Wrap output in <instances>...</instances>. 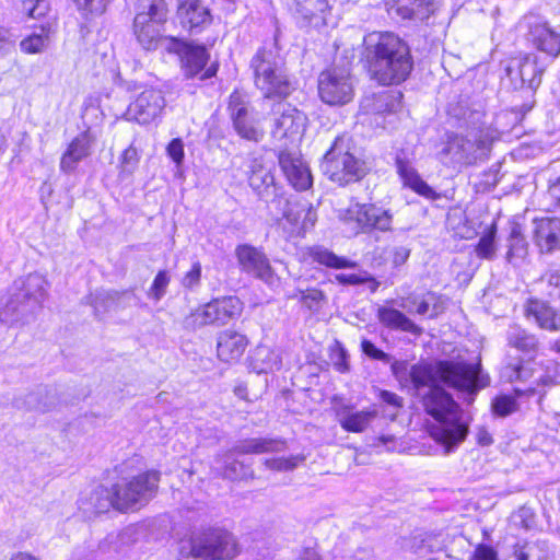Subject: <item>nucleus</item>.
I'll return each mask as SVG.
<instances>
[{
	"label": "nucleus",
	"instance_id": "obj_1",
	"mask_svg": "<svg viewBox=\"0 0 560 560\" xmlns=\"http://www.w3.org/2000/svg\"><path fill=\"white\" fill-rule=\"evenodd\" d=\"M441 384L466 394L465 400L471 404L474 396L489 384V377L481 374L478 364L465 362H420L411 365L410 386L417 392L429 387L428 393L422 396L425 412L434 419V423L429 427V433L450 453L466 439L468 423L463 420L459 405Z\"/></svg>",
	"mask_w": 560,
	"mask_h": 560
},
{
	"label": "nucleus",
	"instance_id": "obj_2",
	"mask_svg": "<svg viewBox=\"0 0 560 560\" xmlns=\"http://www.w3.org/2000/svg\"><path fill=\"white\" fill-rule=\"evenodd\" d=\"M364 56L371 77L382 85L398 84L412 70L409 46L392 32L365 35Z\"/></svg>",
	"mask_w": 560,
	"mask_h": 560
},
{
	"label": "nucleus",
	"instance_id": "obj_3",
	"mask_svg": "<svg viewBox=\"0 0 560 560\" xmlns=\"http://www.w3.org/2000/svg\"><path fill=\"white\" fill-rule=\"evenodd\" d=\"M255 86L265 98L283 100L294 90L276 40L264 45L250 60Z\"/></svg>",
	"mask_w": 560,
	"mask_h": 560
},
{
	"label": "nucleus",
	"instance_id": "obj_4",
	"mask_svg": "<svg viewBox=\"0 0 560 560\" xmlns=\"http://www.w3.org/2000/svg\"><path fill=\"white\" fill-rule=\"evenodd\" d=\"M320 167L330 180L341 186L358 182L366 174L365 162L355 155L351 138L345 135L335 139Z\"/></svg>",
	"mask_w": 560,
	"mask_h": 560
},
{
	"label": "nucleus",
	"instance_id": "obj_5",
	"mask_svg": "<svg viewBox=\"0 0 560 560\" xmlns=\"http://www.w3.org/2000/svg\"><path fill=\"white\" fill-rule=\"evenodd\" d=\"M287 450V442L283 439L273 438H250L238 442L228 452L218 454L215 463L221 465V474L231 480L253 477V470L242 462L234 459L233 454H265L280 453Z\"/></svg>",
	"mask_w": 560,
	"mask_h": 560
},
{
	"label": "nucleus",
	"instance_id": "obj_6",
	"mask_svg": "<svg viewBox=\"0 0 560 560\" xmlns=\"http://www.w3.org/2000/svg\"><path fill=\"white\" fill-rule=\"evenodd\" d=\"M269 214L289 235L300 233L313 226L316 213L310 202L295 196H288L284 190H273V197L267 201Z\"/></svg>",
	"mask_w": 560,
	"mask_h": 560
},
{
	"label": "nucleus",
	"instance_id": "obj_7",
	"mask_svg": "<svg viewBox=\"0 0 560 560\" xmlns=\"http://www.w3.org/2000/svg\"><path fill=\"white\" fill-rule=\"evenodd\" d=\"M189 545V555L202 560H228L240 553L234 535L220 528L209 529L191 538Z\"/></svg>",
	"mask_w": 560,
	"mask_h": 560
},
{
	"label": "nucleus",
	"instance_id": "obj_8",
	"mask_svg": "<svg viewBox=\"0 0 560 560\" xmlns=\"http://www.w3.org/2000/svg\"><path fill=\"white\" fill-rule=\"evenodd\" d=\"M491 142L492 137L488 131L470 133L469 138L450 135L440 154L450 158L454 164L470 165L487 156Z\"/></svg>",
	"mask_w": 560,
	"mask_h": 560
},
{
	"label": "nucleus",
	"instance_id": "obj_9",
	"mask_svg": "<svg viewBox=\"0 0 560 560\" xmlns=\"http://www.w3.org/2000/svg\"><path fill=\"white\" fill-rule=\"evenodd\" d=\"M242 312V302L236 296L214 299L196 308L184 318L183 326L187 330H197L207 325H225Z\"/></svg>",
	"mask_w": 560,
	"mask_h": 560
},
{
	"label": "nucleus",
	"instance_id": "obj_10",
	"mask_svg": "<svg viewBox=\"0 0 560 560\" xmlns=\"http://www.w3.org/2000/svg\"><path fill=\"white\" fill-rule=\"evenodd\" d=\"M338 218L346 225H349L354 233L371 230L382 232L392 230L393 214L390 211L373 203H351L349 207L338 210Z\"/></svg>",
	"mask_w": 560,
	"mask_h": 560
},
{
	"label": "nucleus",
	"instance_id": "obj_11",
	"mask_svg": "<svg viewBox=\"0 0 560 560\" xmlns=\"http://www.w3.org/2000/svg\"><path fill=\"white\" fill-rule=\"evenodd\" d=\"M228 109L236 133L248 141L258 142L264 137L258 112L250 106L246 95L234 91L229 98Z\"/></svg>",
	"mask_w": 560,
	"mask_h": 560
},
{
	"label": "nucleus",
	"instance_id": "obj_12",
	"mask_svg": "<svg viewBox=\"0 0 560 560\" xmlns=\"http://www.w3.org/2000/svg\"><path fill=\"white\" fill-rule=\"evenodd\" d=\"M318 93L322 101L329 105H345L354 95L353 80L349 70L331 68L323 71L318 78Z\"/></svg>",
	"mask_w": 560,
	"mask_h": 560
},
{
	"label": "nucleus",
	"instance_id": "obj_13",
	"mask_svg": "<svg viewBox=\"0 0 560 560\" xmlns=\"http://www.w3.org/2000/svg\"><path fill=\"white\" fill-rule=\"evenodd\" d=\"M160 474L155 470L145 471L130 480L115 485L119 492L118 504L125 511L137 503H145L153 498L158 490Z\"/></svg>",
	"mask_w": 560,
	"mask_h": 560
},
{
	"label": "nucleus",
	"instance_id": "obj_14",
	"mask_svg": "<svg viewBox=\"0 0 560 560\" xmlns=\"http://www.w3.org/2000/svg\"><path fill=\"white\" fill-rule=\"evenodd\" d=\"M505 72L515 89L527 86L536 90L541 83L544 67L538 65L536 55L525 52L512 57L505 67Z\"/></svg>",
	"mask_w": 560,
	"mask_h": 560
},
{
	"label": "nucleus",
	"instance_id": "obj_15",
	"mask_svg": "<svg viewBox=\"0 0 560 560\" xmlns=\"http://www.w3.org/2000/svg\"><path fill=\"white\" fill-rule=\"evenodd\" d=\"M166 105L161 90L148 88L137 95L128 106L126 116L140 125H148L161 117Z\"/></svg>",
	"mask_w": 560,
	"mask_h": 560
},
{
	"label": "nucleus",
	"instance_id": "obj_16",
	"mask_svg": "<svg viewBox=\"0 0 560 560\" xmlns=\"http://www.w3.org/2000/svg\"><path fill=\"white\" fill-rule=\"evenodd\" d=\"M235 256L241 269L271 284L275 279L272 268L266 254L252 245L242 244L235 248Z\"/></svg>",
	"mask_w": 560,
	"mask_h": 560
},
{
	"label": "nucleus",
	"instance_id": "obj_17",
	"mask_svg": "<svg viewBox=\"0 0 560 560\" xmlns=\"http://www.w3.org/2000/svg\"><path fill=\"white\" fill-rule=\"evenodd\" d=\"M284 5L302 26L326 25L330 11L328 0H284Z\"/></svg>",
	"mask_w": 560,
	"mask_h": 560
},
{
	"label": "nucleus",
	"instance_id": "obj_18",
	"mask_svg": "<svg viewBox=\"0 0 560 560\" xmlns=\"http://www.w3.org/2000/svg\"><path fill=\"white\" fill-rule=\"evenodd\" d=\"M176 14L182 27L191 36L200 34L212 24L210 9L200 0H182Z\"/></svg>",
	"mask_w": 560,
	"mask_h": 560
},
{
	"label": "nucleus",
	"instance_id": "obj_19",
	"mask_svg": "<svg viewBox=\"0 0 560 560\" xmlns=\"http://www.w3.org/2000/svg\"><path fill=\"white\" fill-rule=\"evenodd\" d=\"M532 240L542 255L560 252V218L544 217L533 220Z\"/></svg>",
	"mask_w": 560,
	"mask_h": 560
},
{
	"label": "nucleus",
	"instance_id": "obj_20",
	"mask_svg": "<svg viewBox=\"0 0 560 560\" xmlns=\"http://www.w3.org/2000/svg\"><path fill=\"white\" fill-rule=\"evenodd\" d=\"M172 47L168 49L182 57L184 73L188 78L199 74L209 60V52L203 45H192L175 37L171 38Z\"/></svg>",
	"mask_w": 560,
	"mask_h": 560
},
{
	"label": "nucleus",
	"instance_id": "obj_21",
	"mask_svg": "<svg viewBox=\"0 0 560 560\" xmlns=\"http://www.w3.org/2000/svg\"><path fill=\"white\" fill-rule=\"evenodd\" d=\"M524 315L527 320L536 324L540 329L559 332L560 313L547 301L530 298L524 305Z\"/></svg>",
	"mask_w": 560,
	"mask_h": 560
},
{
	"label": "nucleus",
	"instance_id": "obj_22",
	"mask_svg": "<svg viewBox=\"0 0 560 560\" xmlns=\"http://www.w3.org/2000/svg\"><path fill=\"white\" fill-rule=\"evenodd\" d=\"M279 164L290 185L296 190H306L313 184L308 166L298 153L281 151Z\"/></svg>",
	"mask_w": 560,
	"mask_h": 560
},
{
	"label": "nucleus",
	"instance_id": "obj_23",
	"mask_svg": "<svg viewBox=\"0 0 560 560\" xmlns=\"http://www.w3.org/2000/svg\"><path fill=\"white\" fill-rule=\"evenodd\" d=\"M164 25L163 22H153V20H147L144 16L135 18L132 32L138 44L143 49L151 51L158 49L163 42H171L172 37L163 35Z\"/></svg>",
	"mask_w": 560,
	"mask_h": 560
},
{
	"label": "nucleus",
	"instance_id": "obj_24",
	"mask_svg": "<svg viewBox=\"0 0 560 560\" xmlns=\"http://www.w3.org/2000/svg\"><path fill=\"white\" fill-rule=\"evenodd\" d=\"M14 285L15 293L20 295L31 311L40 307L47 295L48 282L44 276L37 272L30 273L21 281H15Z\"/></svg>",
	"mask_w": 560,
	"mask_h": 560
},
{
	"label": "nucleus",
	"instance_id": "obj_25",
	"mask_svg": "<svg viewBox=\"0 0 560 560\" xmlns=\"http://www.w3.org/2000/svg\"><path fill=\"white\" fill-rule=\"evenodd\" d=\"M94 137L90 131L78 135L68 145L67 150L60 159V171L71 174L75 171L77 165L91 154Z\"/></svg>",
	"mask_w": 560,
	"mask_h": 560
},
{
	"label": "nucleus",
	"instance_id": "obj_26",
	"mask_svg": "<svg viewBox=\"0 0 560 560\" xmlns=\"http://www.w3.org/2000/svg\"><path fill=\"white\" fill-rule=\"evenodd\" d=\"M306 116L296 108L284 105L280 117L275 121L272 133L276 138H296L305 128Z\"/></svg>",
	"mask_w": 560,
	"mask_h": 560
},
{
	"label": "nucleus",
	"instance_id": "obj_27",
	"mask_svg": "<svg viewBox=\"0 0 560 560\" xmlns=\"http://www.w3.org/2000/svg\"><path fill=\"white\" fill-rule=\"evenodd\" d=\"M247 345L246 336L233 330H224L218 337V358L226 363L237 362L244 354Z\"/></svg>",
	"mask_w": 560,
	"mask_h": 560
},
{
	"label": "nucleus",
	"instance_id": "obj_28",
	"mask_svg": "<svg viewBox=\"0 0 560 560\" xmlns=\"http://www.w3.org/2000/svg\"><path fill=\"white\" fill-rule=\"evenodd\" d=\"M528 38L540 51L552 57H557L560 54V33L553 31L546 22L532 24Z\"/></svg>",
	"mask_w": 560,
	"mask_h": 560
},
{
	"label": "nucleus",
	"instance_id": "obj_29",
	"mask_svg": "<svg viewBox=\"0 0 560 560\" xmlns=\"http://www.w3.org/2000/svg\"><path fill=\"white\" fill-rule=\"evenodd\" d=\"M505 340L509 348L528 357H535L540 348L537 336L516 324L509 326Z\"/></svg>",
	"mask_w": 560,
	"mask_h": 560
},
{
	"label": "nucleus",
	"instance_id": "obj_30",
	"mask_svg": "<svg viewBox=\"0 0 560 560\" xmlns=\"http://www.w3.org/2000/svg\"><path fill=\"white\" fill-rule=\"evenodd\" d=\"M249 186L257 192L260 199L266 202L273 197V190L282 191L278 186L271 171L257 161H253L248 176Z\"/></svg>",
	"mask_w": 560,
	"mask_h": 560
},
{
	"label": "nucleus",
	"instance_id": "obj_31",
	"mask_svg": "<svg viewBox=\"0 0 560 560\" xmlns=\"http://www.w3.org/2000/svg\"><path fill=\"white\" fill-rule=\"evenodd\" d=\"M377 318L382 325L390 329L411 332L413 335H420L422 332V329L409 317L393 307H380L377 311Z\"/></svg>",
	"mask_w": 560,
	"mask_h": 560
},
{
	"label": "nucleus",
	"instance_id": "obj_32",
	"mask_svg": "<svg viewBox=\"0 0 560 560\" xmlns=\"http://www.w3.org/2000/svg\"><path fill=\"white\" fill-rule=\"evenodd\" d=\"M407 302L416 307L417 314L428 315L430 318L439 316L446 308L443 296L434 292H427L421 296H408Z\"/></svg>",
	"mask_w": 560,
	"mask_h": 560
},
{
	"label": "nucleus",
	"instance_id": "obj_33",
	"mask_svg": "<svg viewBox=\"0 0 560 560\" xmlns=\"http://www.w3.org/2000/svg\"><path fill=\"white\" fill-rule=\"evenodd\" d=\"M31 308L22 301L20 295L12 293L0 307V322L7 325L25 323V313Z\"/></svg>",
	"mask_w": 560,
	"mask_h": 560
},
{
	"label": "nucleus",
	"instance_id": "obj_34",
	"mask_svg": "<svg viewBox=\"0 0 560 560\" xmlns=\"http://www.w3.org/2000/svg\"><path fill=\"white\" fill-rule=\"evenodd\" d=\"M396 166L406 186L424 197H430L433 194L432 188L418 175L408 161L397 156Z\"/></svg>",
	"mask_w": 560,
	"mask_h": 560
},
{
	"label": "nucleus",
	"instance_id": "obj_35",
	"mask_svg": "<svg viewBox=\"0 0 560 560\" xmlns=\"http://www.w3.org/2000/svg\"><path fill=\"white\" fill-rule=\"evenodd\" d=\"M250 364L257 373H268L280 369L281 359L270 347L260 345L255 349Z\"/></svg>",
	"mask_w": 560,
	"mask_h": 560
},
{
	"label": "nucleus",
	"instance_id": "obj_36",
	"mask_svg": "<svg viewBox=\"0 0 560 560\" xmlns=\"http://www.w3.org/2000/svg\"><path fill=\"white\" fill-rule=\"evenodd\" d=\"M508 253L506 260L510 264L516 265L525 259L528 253V244L525 236L522 233L520 224L515 223L511 228V232L508 238Z\"/></svg>",
	"mask_w": 560,
	"mask_h": 560
},
{
	"label": "nucleus",
	"instance_id": "obj_37",
	"mask_svg": "<svg viewBox=\"0 0 560 560\" xmlns=\"http://www.w3.org/2000/svg\"><path fill=\"white\" fill-rule=\"evenodd\" d=\"M376 416L377 411L375 409L361 410L355 412H343L340 416L339 423L343 430L359 433L363 432L376 418Z\"/></svg>",
	"mask_w": 560,
	"mask_h": 560
},
{
	"label": "nucleus",
	"instance_id": "obj_38",
	"mask_svg": "<svg viewBox=\"0 0 560 560\" xmlns=\"http://www.w3.org/2000/svg\"><path fill=\"white\" fill-rule=\"evenodd\" d=\"M118 494L119 492L116 490L115 486H113L112 489L105 488L103 486L97 487L91 495V503L93 505L94 512L104 513L107 512L110 508H114L118 511H125V509L118 504Z\"/></svg>",
	"mask_w": 560,
	"mask_h": 560
},
{
	"label": "nucleus",
	"instance_id": "obj_39",
	"mask_svg": "<svg viewBox=\"0 0 560 560\" xmlns=\"http://www.w3.org/2000/svg\"><path fill=\"white\" fill-rule=\"evenodd\" d=\"M153 20V22H167L168 8L165 0H138L135 18Z\"/></svg>",
	"mask_w": 560,
	"mask_h": 560
},
{
	"label": "nucleus",
	"instance_id": "obj_40",
	"mask_svg": "<svg viewBox=\"0 0 560 560\" xmlns=\"http://www.w3.org/2000/svg\"><path fill=\"white\" fill-rule=\"evenodd\" d=\"M311 257L313 258L314 261L328 268L346 269L357 267L355 261L349 260L345 257L337 256L335 253L324 247L313 248L311 252Z\"/></svg>",
	"mask_w": 560,
	"mask_h": 560
},
{
	"label": "nucleus",
	"instance_id": "obj_41",
	"mask_svg": "<svg viewBox=\"0 0 560 560\" xmlns=\"http://www.w3.org/2000/svg\"><path fill=\"white\" fill-rule=\"evenodd\" d=\"M514 557L515 560H549V552L544 541H526L515 546Z\"/></svg>",
	"mask_w": 560,
	"mask_h": 560
},
{
	"label": "nucleus",
	"instance_id": "obj_42",
	"mask_svg": "<svg viewBox=\"0 0 560 560\" xmlns=\"http://www.w3.org/2000/svg\"><path fill=\"white\" fill-rule=\"evenodd\" d=\"M50 26H40V33H33L20 43L21 50L25 54H39L49 44Z\"/></svg>",
	"mask_w": 560,
	"mask_h": 560
},
{
	"label": "nucleus",
	"instance_id": "obj_43",
	"mask_svg": "<svg viewBox=\"0 0 560 560\" xmlns=\"http://www.w3.org/2000/svg\"><path fill=\"white\" fill-rule=\"evenodd\" d=\"M292 299H300L301 302L310 310H318L326 301L324 292L316 288L296 289L291 295Z\"/></svg>",
	"mask_w": 560,
	"mask_h": 560
},
{
	"label": "nucleus",
	"instance_id": "obj_44",
	"mask_svg": "<svg viewBox=\"0 0 560 560\" xmlns=\"http://www.w3.org/2000/svg\"><path fill=\"white\" fill-rule=\"evenodd\" d=\"M503 377H505L506 381L513 383V382H532L533 377V369L528 365L523 364L522 362L518 363H509L503 368Z\"/></svg>",
	"mask_w": 560,
	"mask_h": 560
},
{
	"label": "nucleus",
	"instance_id": "obj_45",
	"mask_svg": "<svg viewBox=\"0 0 560 560\" xmlns=\"http://www.w3.org/2000/svg\"><path fill=\"white\" fill-rule=\"evenodd\" d=\"M495 225H492L487 234L480 237L476 245V254L480 258L492 259L495 255Z\"/></svg>",
	"mask_w": 560,
	"mask_h": 560
},
{
	"label": "nucleus",
	"instance_id": "obj_46",
	"mask_svg": "<svg viewBox=\"0 0 560 560\" xmlns=\"http://www.w3.org/2000/svg\"><path fill=\"white\" fill-rule=\"evenodd\" d=\"M303 455H293L290 457H277L268 458L264 462L266 468L276 471H289L293 470L299 466L300 463L304 462Z\"/></svg>",
	"mask_w": 560,
	"mask_h": 560
},
{
	"label": "nucleus",
	"instance_id": "obj_47",
	"mask_svg": "<svg viewBox=\"0 0 560 560\" xmlns=\"http://www.w3.org/2000/svg\"><path fill=\"white\" fill-rule=\"evenodd\" d=\"M50 10L48 0H22L21 11L32 19H40Z\"/></svg>",
	"mask_w": 560,
	"mask_h": 560
},
{
	"label": "nucleus",
	"instance_id": "obj_48",
	"mask_svg": "<svg viewBox=\"0 0 560 560\" xmlns=\"http://www.w3.org/2000/svg\"><path fill=\"white\" fill-rule=\"evenodd\" d=\"M40 396V393H30L24 398H16L14 405L19 409L46 412L49 410V407L47 404L42 402Z\"/></svg>",
	"mask_w": 560,
	"mask_h": 560
},
{
	"label": "nucleus",
	"instance_id": "obj_49",
	"mask_svg": "<svg viewBox=\"0 0 560 560\" xmlns=\"http://www.w3.org/2000/svg\"><path fill=\"white\" fill-rule=\"evenodd\" d=\"M390 370L401 388L410 387L411 365L407 361L395 360L390 364Z\"/></svg>",
	"mask_w": 560,
	"mask_h": 560
},
{
	"label": "nucleus",
	"instance_id": "obj_50",
	"mask_svg": "<svg viewBox=\"0 0 560 560\" xmlns=\"http://www.w3.org/2000/svg\"><path fill=\"white\" fill-rule=\"evenodd\" d=\"M421 0H394L390 10L401 19H413Z\"/></svg>",
	"mask_w": 560,
	"mask_h": 560
},
{
	"label": "nucleus",
	"instance_id": "obj_51",
	"mask_svg": "<svg viewBox=\"0 0 560 560\" xmlns=\"http://www.w3.org/2000/svg\"><path fill=\"white\" fill-rule=\"evenodd\" d=\"M329 358H330V361H331L334 368L338 372L345 373V372L349 371V364H348L349 355H348L346 349L339 342H336L330 348Z\"/></svg>",
	"mask_w": 560,
	"mask_h": 560
},
{
	"label": "nucleus",
	"instance_id": "obj_52",
	"mask_svg": "<svg viewBox=\"0 0 560 560\" xmlns=\"http://www.w3.org/2000/svg\"><path fill=\"white\" fill-rule=\"evenodd\" d=\"M170 280V276L165 270L159 271L150 288L149 295L155 301H160L166 293Z\"/></svg>",
	"mask_w": 560,
	"mask_h": 560
},
{
	"label": "nucleus",
	"instance_id": "obj_53",
	"mask_svg": "<svg viewBox=\"0 0 560 560\" xmlns=\"http://www.w3.org/2000/svg\"><path fill=\"white\" fill-rule=\"evenodd\" d=\"M517 408L516 400L511 396H499L492 402V410L500 417H506L513 413Z\"/></svg>",
	"mask_w": 560,
	"mask_h": 560
},
{
	"label": "nucleus",
	"instance_id": "obj_54",
	"mask_svg": "<svg viewBox=\"0 0 560 560\" xmlns=\"http://www.w3.org/2000/svg\"><path fill=\"white\" fill-rule=\"evenodd\" d=\"M377 396L383 404H385L392 409V412L388 416L390 417L392 420H394L397 416L398 410L404 406L402 397L386 389H380Z\"/></svg>",
	"mask_w": 560,
	"mask_h": 560
},
{
	"label": "nucleus",
	"instance_id": "obj_55",
	"mask_svg": "<svg viewBox=\"0 0 560 560\" xmlns=\"http://www.w3.org/2000/svg\"><path fill=\"white\" fill-rule=\"evenodd\" d=\"M120 296V293L117 291H96L92 301V304L96 312L101 308L106 311L112 306V304L117 301Z\"/></svg>",
	"mask_w": 560,
	"mask_h": 560
},
{
	"label": "nucleus",
	"instance_id": "obj_56",
	"mask_svg": "<svg viewBox=\"0 0 560 560\" xmlns=\"http://www.w3.org/2000/svg\"><path fill=\"white\" fill-rule=\"evenodd\" d=\"M201 277V265L199 261L192 264L191 269L185 273L182 279L184 288L192 290L200 283Z\"/></svg>",
	"mask_w": 560,
	"mask_h": 560
},
{
	"label": "nucleus",
	"instance_id": "obj_57",
	"mask_svg": "<svg viewBox=\"0 0 560 560\" xmlns=\"http://www.w3.org/2000/svg\"><path fill=\"white\" fill-rule=\"evenodd\" d=\"M361 348L364 354L370 357L371 359L383 361L385 363L390 362V355L385 353L383 350L375 347L373 342L370 340H362Z\"/></svg>",
	"mask_w": 560,
	"mask_h": 560
},
{
	"label": "nucleus",
	"instance_id": "obj_58",
	"mask_svg": "<svg viewBox=\"0 0 560 560\" xmlns=\"http://www.w3.org/2000/svg\"><path fill=\"white\" fill-rule=\"evenodd\" d=\"M544 278L548 287L551 288V290L548 291V295L560 299V268L549 270Z\"/></svg>",
	"mask_w": 560,
	"mask_h": 560
},
{
	"label": "nucleus",
	"instance_id": "obj_59",
	"mask_svg": "<svg viewBox=\"0 0 560 560\" xmlns=\"http://www.w3.org/2000/svg\"><path fill=\"white\" fill-rule=\"evenodd\" d=\"M553 384L551 376L544 374L536 380H533L525 389L516 388L515 393L521 396L523 394L533 395L537 392L539 386H550Z\"/></svg>",
	"mask_w": 560,
	"mask_h": 560
},
{
	"label": "nucleus",
	"instance_id": "obj_60",
	"mask_svg": "<svg viewBox=\"0 0 560 560\" xmlns=\"http://www.w3.org/2000/svg\"><path fill=\"white\" fill-rule=\"evenodd\" d=\"M168 156L177 164L180 165L184 160V143L180 139H173L166 148Z\"/></svg>",
	"mask_w": 560,
	"mask_h": 560
},
{
	"label": "nucleus",
	"instance_id": "obj_61",
	"mask_svg": "<svg viewBox=\"0 0 560 560\" xmlns=\"http://www.w3.org/2000/svg\"><path fill=\"white\" fill-rule=\"evenodd\" d=\"M439 9V3L436 1H428L421 0V5L417 11H415L413 19H418L420 21L428 20L435 11Z\"/></svg>",
	"mask_w": 560,
	"mask_h": 560
},
{
	"label": "nucleus",
	"instance_id": "obj_62",
	"mask_svg": "<svg viewBox=\"0 0 560 560\" xmlns=\"http://www.w3.org/2000/svg\"><path fill=\"white\" fill-rule=\"evenodd\" d=\"M336 280L339 283L352 284V285L365 283L368 281L375 282L374 279H372L371 277L368 276V273H364V275H345V273H340V275L336 276Z\"/></svg>",
	"mask_w": 560,
	"mask_h": 560
},
{
	"label": "nucleus",
	"instance_id": "obj_63",
	"mask_svg": "<svg viewBox=\"0 0 560 560\" xmlns=\"http://www.w3.org/2000/svg\"><path fill=\"white\" fill-rule=\"evenodd\" d=\"M14 49V42L11 38L9 31L0 27V58L9 55Z\"/></svg>",
	"mask_w": 560,
	"mask_h": 560
},
{
	"label": "nucleus",
	"instance_id": "obj_64",
	"mask_svg": "<svg viewBox=\"0 0 560 560\" xmlns=\"http://www.w3.org/2000/svg\"><path fill=\"white\" fill-rule=\"evenodd\" d=\"M470 560H498L497 552L489 546L480 545L476 548Z\"/></svg>",
	"mask_w": 560,
	"mask_h": 560
}]
</instances>
